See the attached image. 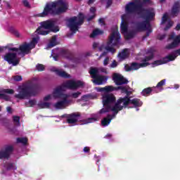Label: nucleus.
Returning a JSON list of instances; mask_svg holds the SVG:
<instances>
[{
	"instance_id": "c756f323",
	"label": "nucleus",
	"mask_w": 180,
	"mask_h": 180,
	"mask_svg": "<svg viewBox=\"0 0 180 180\" xmlns=\"http://www.w3.org/2000/svg\"><path fill=\"white\" fill-rule=\"evenodd\" d=\"M151 88H147L143 90V91L141 92V94L143 96H147V95H148L149 94H151Z\"/></svg>"
},
{
	"instance_id": "473e14b6",
	"label": "nucleus",
	"mask_w": 180,
	"mask_h": 180,
	"mask_svg": "<svg viewBox=\"0 0 180 180\" xmlns=\"http://www.w3.org/2000/svg\"><path fill=\"white\" fill-rule=\"evenodd\" d=\"M71 96L72 98H79V96H81V92L79 91L74 92L71 94Z\"/></svg>"
},
{
	"instance_id": "aec40b11",
	"label": "nucleus",
	"mask_w": 180,
	"mask_h": 180,
	"mask_svg": "<svg viewBox=\"0 0 180 180\" xmlns=\"http://www.w3.org/2000/svg\"><path fill=\"white\" fill-rule=\"evenodd\" d=\"M113 86H107L105 87H96V91H97V92H102V95L103 94H107L108 92H112V91H113Z\"/></svg>"
},
{
	"instance_id": "2f4dec72",
	"label": "nucleus",
	"mask_w": 180,
	"mask_h": 180,
	"mask_svg": "<svg viewBox=\"0 0 180 180\" xmlns=\"http://www.w3.org/2000/svg\"><path fill=\"white\" fill-rule=\"evenodd\" d=\"M17 143H21L22 144H26L27 143V138H18Z\"/></svg>"
},
{
	"instance_id": "9d476101",
	"label": "nucleus",
	"mask_w": 180,
	"mask_h": 180,
	"mask_svg": "<svg viewBox=\"0 0 180 180\" xmlns=\"http://www.w3.org/2000/svg\"><path fill=\"white\" fill-rule=\"evenodd\" d=\"M17 91L18 94L15 95V98H17L18 99H25L36 95L34 88L29 84L20 86Z\"/></svg>"
},
{
	"instance_id": "4c0bfd02",
	"label": "nucleus",
	"mask_w": 180,
	"mask_h": 180,
	"mask_svg": "<svg viewBox=\"0 0 180 180\" xmlns=\"http://www.w3.org/2000/svg\"><path fill=\"white\" fill-rule=\"evenodd\" d=\"M110 67L111 68H116L117 67V62H116V60H113L112 64L110 65Z\"/></svg>"
},
{
	"instance_id": "4d7b16f0",
	"label": "nucleus",
	"mask_w": 180,
	"mask_h": 180,
	"mask_svg": "<svg viewBox=\"0 0 180 180\" xmlns=\"http://www.w3.org/2000/svg\"><path fill=\"white\" fill-rule=\"evenodd\" d=\"M174 88H175V89H178V88H179V84H175Z\"/></svg>"
},
{
	"instance_id": "603ef678",
	"label": "nucleus",
	"mask_w": 180,
	"mask_h": 180,
	"mask_svg": "<svg viewBox=\"0 0 180 180\" xmlns=\"http://www.w3.org/2000/svg\"><path fill=\"white\" fill-rule=\"evenodd\" d=\"M165 37V35H162V36H159L158 39L159 40H162V39H164Z\"/></svg>"
},
{
	"instance_id": "a878e982",
	"label": "nucleus",
	"mask_w": 180,
	"mask_h": 180,
	"mask_svg": "<svg viewBox=\"0 0 180 180\" xmlns=\"http://www.w3.org/2000/svg\"><path fill=\"white\" fill-rule=\"evenodd\" d=\"M103 31L99 30V29H95L92 34L90 35V37H96V36H99L100 34H103Z\"/></svg>"
},
{
	"instance_id": "8fccbe9b",
	"label": "nucleus",
	"mask_w": 180,
	"mask_h": 180,
	"mask_svg": "<svg viewBox=\"0 0 180 180\" xmlns=\"http://www.w3.org/2000/svg\"><path fill=\"white\" fill-rule=\"evenodd\" d=\"M14 34H15V36H16V37H20V33H19V32H18V31H15L14 32Z\"/></svg>"
},
{
	"instance_id": "bb28decb",
	"label": "nucleus",
	"mask_w": 180,
	"mask_h": 180,
	"mask_svg": "<svg viewBox=\"0 0 180 180\" xmlns=\"http://www.w3.org/2000/svg\"><path fill=\"white\" fill-rule=\"evenodd\" d=\"M13 123L14 124H15V126H19L20 124V118L18 116H13Z\"/></svg>"
},
{
	"instance_id": "f704fd0d",
	"label": "nucleus",
	"mask_w": 180,
	"mask_h": 180,
	"mask_svg": "<svg viewBox=\"0 0 180 180\" xmlns=\"http://www.w3.org/2000/svg\"><path fill=\"white\" fill-rule=\"evenodd\" d=\"M165 79L161 80L159 83H158L156 88H161L163 85H165Z\"/></svg>"
},
{
	"instance_id": "864d4df0",
	"label": "nucleus",
	"mask_w": 180,
	"mask_h": 180,
	"mask_svg": "<svg viewBox=\"0 0 180 180\" xmlns=\"http://www.w3.org/2000/svg\"><path fill=\"white\" fill-rule=\"evenodd\" d=\"M176 30H180V23L176 25Z\"/></svg>"
},
{
	"instance_id": "a19ab883",
	"label": "nucleus",
	"mask_w": 180,
	"mask_h": 180,
	"mask_svg": "<svg viewBox=\"0 0 180 180\" xmlns=\"http://www.w3.org/2000/svg\"><path fill=\"white\" fill-rule=\"evenodd\" d=\"M22 4L24 6H25L27 8H29L30 4H29V1H27V0H23L22 1Z\"/></svg>"
},
{
	"instance_id": "6e6d98bb",
	"label": "nucleus",
	"mask_w": 180,
	"mask_h": 180,
	"mask_svg": "<svg viewBox=\"0 0 180 180\" xmlns=\"http://www.w3.org/2000/svg\"><path fill=\"white\" fill-rule=\"evenodd\" d=\"M109 137H112V134H107V135L105 136V139H108V138H109Z\"/></svg>"
},
{
	"instance_id": "72a5a7b5",
	"label": "nucleus",
	"mask_w": 180,
	"mask_h": 180,
	"mask_svg": "<svg viewBox=\"0 0 180 180\" xmlns=\"http://www.w3.org/2000/svg\"><path fill=\"white\" fill-rule=\"evenodd\" d=\"M36 68L38 71H44V65L41 64L37 65Z\"/></svg>"
},
{
	"instance_id": "79ce46f5",
	"label": "nucleus",
	"mask_w": 180,
	"mask_h": 180,
	"mask_svg": "<svg viewBox=\"0 0 180 180\" xmlns=\"http://www.w3.org/2000/svg\"><path fill=\"white\" fill-rule=\"evenodd\" d=\"M109 64V58H105L103 60V65H108Z\"/></svg>"
},
{
	"instance_id": "f8f14e48",
	"label": "nucleus",
	"mask_w": 180,
	"mask_h": 180,
	"mask_svg": "<svg viewBox=\"0 0 180 180\" xmlns=\"http://www.w3.org/2000/svg\"><path fill=\"white\" fill-rule=\"evenodd\" d=\"M178 56H180V49L163 59L155 60L152 64V67H157L158 65H162V64H166L168 61H174Z\"/></svg>"
},
{
	"instance_id": "f257e3e1",
	"label": "nucleus",
	"mask_w": 180,
	"mask_h": 180,
	"mask_svg": "<svg viewBox=\"0 0 180 180\" xmlns=\"http://www.w3.org/2000/svg\"><path fill=\"white\" fill-rule=\"evenodd\" d=\"M141 6H143V2L140 0H136L132 3L128 4L125 7L126 13L122 15L120 29L121 33L124 34L127 40L134 37V32L129 30V23L133 22L136 15H139L141 18H143L146 20L144 22L136 24L135 27L136 32L148 30L147 36H148L149 33H151V28L148 21L153 20V18L155 16V11L154 8L143 10Z\"/></svg>"
},
{
	"instance_id": "09e8293b",
	"label": "nucleus",
	"mask_w": 180,
	"mask_h": 180,
	"mask_svg": "<svg viewBox=\"0 0 180 180\" xmlns=\"http://www.w3.org/2000/svg\"><path fill=\"white\" fill-rule=\"evenodd\" d=\"M89 150H90L89 147H84V148L83 149V151L84 153H88Z\"/></svg>"
},
{
	"instance_id": "3c124183",
	"label": "nucleus",
	"mask_w": 180,
	"mask_h": 180,
	"mask_svg": "<svg viewBox=\"0 0 180 180\" xmlns=\"http://www.w3.org/2000/svg\"><path fill=\"white\" fill-rule=\"evenodd\" d=\"M6 110L8 113H12V108L11 107H7Z\"/></svg>"
},
{
	"instance_id": "6e6552de",
	"label": "nucleus",
	"mask_w": 180,
	"mask_h": 180,
	"mask_svg": "<svg viewBox=\"0 0 180 180\" xmlns=\"http://www.w3.org/2000/svg\"><path fill=\"white\" fill-rule=\"evenodd\" d=\"M97 120H99L98 115H96V117L93 115V117L88 119L81 120V117L78 113L72 114L68 115L67 117V122L68 124H70V126H75L77 122H79L81 124H89V123H94V122H97Z\"/></svg>"
},
{
	"instance_id": "393cba45",
	"label": "nucleus",
	"mask_w": 180,
	"mask_h": 180,
	"mask_svg": "<svg viewBox=\"0 0 180 180\" xmlns=\"http://www.w3.org/2000/svg\"><path fill=\"white\" fill-rule=\"evenodd\" d=\"M179 11H180V5H179V3L176 2L173 6L172 13V15H176V13H178Z\"/></svg>"
},
{
	"instance_id": "b1692460",
	"label": "nucleus",
	"mask_w": 180,
	"mask_h": 180,
	"mask_svg": "<svg viewBox=\"0 0 180 180\" xmlns=\"http://www.w3.org/2000/svg\"><path fill=\"white\" fill-rule=\"evenodd\" d=\"M95 12H96V8H95L94 7H91L90 8V13L86 17L87 20H92V19H94V18H95Z\"/></svg>"
},
{
	"instance_id": "4468645a",
	"label": "nucleus",
	"mask_w": 180,
	"mask_h": 180,
	"mask_svg": "<svg viewBox=\"0 0 180 180\" xmlns=\"http://www.w3.org/2000/svg\"><path fill=\"white\" fill-rule=\"evenodd\" d=\"M171 39H172L173 41L170 44L167 46V49H175V47H178L180 44V34L179 35L172 36Z\"/></svg>"
},
{
	"instance_id": "58836bf2",
	"label": "nucleus",
	"mask_w": 180,
	"mask_h": 180,
	"mask_svg": "<svg viewBox=\"0 0 180 180\" xmlns=\"http://www.w3.org/2000/svg\"><path fill=\"white\" fill-rule=\"evenodd\" d=\"M101 71V72H104L105 74H108V71L106 70V68H98V72Z\"/></svg>"
},
{
	"instance_id": "ea45409f",
	"label": "nucleus",
	"mask_w": 180,
	"mask_h": 180,
	"mask_svg": "<svg viewBox=\"0 0 180 180\" xmlns=\"http://www.w3.org/2000/svg\"><path fill=\"white\" fill-rule=\"evenodd\" d=\"M14 81H22V76H14L13 77Z\"/></svg>"
},
{
	"instance_id": "f3484780",
	"label": "nucleus",
	"mask_w": 180,
	"mask_h": 180,
	"mask_svg": "<svg viewBox=\"0 0 180 180\" xmlns=\"http://www.w3.org/2000/svg\"><path fill=\"white\" fill-rule=\"evenodd\" d=\"M51 71H52V72H55L56 75H58L59 77H63V78H68L70 77V75H68V73L65 72V71L61 69H58L56 67H52L51 68Z\"/></svg>"
},
{
	"instance_id": "423d86ee",
	"label": "nucleus",
	"mask_w": 180,
	"mask_h": 180,
	"mask_svg": "<svg viewBox=\"0 0 180 180\" xmlns=\"http://www.w3.org/2000/svg\"><path fill=\"white\" fill-rule=\"evenodd\" d=\"M68 11V3L65 0H57L46 5L41 13L39 14L40 18H46L49 15H60Z\"/></svg>"
},
{
	"instance_id": "4be33fe9",
	"label": "nucleus",
	"mask_w": 180,
	"mask_h": 180,
	"mask_svg": "<svg viewBox=\"0 0 180 180\" xmlns=\"http://www.w3.org/2000/svg\"><path fill=\"white\" fill-rule=\"evenodd\" d=\"M89 72L91 78L95 79L99 75V69L97 68H91Z\"/></svg>"
},
{
	"instance_id": "bf43d9fd",
	"label": "nucleus",
	"mask_w": 180,
	"mask_h": 180,
	"mask_svg": "<svg viewBox=\"0 0 180 180\" xmlns=\"http://www.w3.org/2000/svg\"><path fill=\"white\" fill-rule=\"evenodd\" d=\"M1 110H2V107L0 106V112H1ZM1 120H2V118H1V115H0V122H1Z\"/></svg>"
},
{
	"instance_id": "9b49d317",
	"label": "nucleus",
	"mask_w": 180,
	"mask_h": 180,
	"mask_svg": "<svg viewBox=\"0 0 180 180\" xmlns=\"http://www.w3.org/2000/svg\"><path fill=\"white\" fill-rule=\"evenodd\" d=\"M84 23V14L79 13L77 17H73L68 20V27L72 33L78 31V26Z\"/></svg>"
},
{
	"instance_id": "dca6fc26",
	"label": "nucleus",
	"mask_w": 180,
	"mask_h": 180,
	"mask_svg": "<svg viewBox=\"0 0 180 180\" xmlns=\"http://www.w3.org/2000/svg\"><path fill=\"white\" fill-rule=\"evenodd\" d=\"M108 77L98 75L94 79H92V82L96 85H103V84H106L108 81Z\"/></svg>"
},
{
	"instance_id": "37998d69",
	"label": "nucleus",
	"mask_w": 180,
	"mask_h": 180,
	"mask_svg": "<svg viewBox=\"0 0 180 180\" xmlns=\"http://www.w3.org/2000/svg\"><path fill=\"white\" fill-rule=\"evenodd\" d=\"M98 22L102 25H105V20L103 18H100Z\"/></svg>"
},
{
	"instance_id": "39448f33",
	"label": "nucleus",
	"mask_w": 180,
	"mask_h": 180,
	"mask_svg": "<svg viewBox=\"0 0 180 180\" xmlns=\"http://www.w3.org/2000/svg\"><path fill=\"white\" fill-rule=\"evenodd\" d=\"M119 40H120V34L117 30V26H115L112 29V32L106 47L98 43H94L93 44V47L94 49H97L98 51L103 52L100 56V58H101L103 56H106V53H108V51L112 53L116 51L115 46H117V44H119Z\"/></svg>"
},
{
	"instance_id": "cd10ccee",
	"label": "nucleus",
	"mask_w": 180,
	"mask_h": 180,
	"mask_svg": "<svg viewBox=\"0 0 180 180\" xmlns=\"http://www.w3.org/2000/svg\"><path fill=\"white\" fill-rule=\"evenodd\" d=\"M0 99H4L5 101H9V99H11V97H9V95L3 94L2 91H0Z\"/></svg>"
},
{
	"instance_id": "5701e85b",
	"label": "nucleus",
	"mask_w": 180,
	"mask_h": 180,
	"mask_svg": "<svg viewBox=\"0 0 180 180\" xmlns=\"http://www.w3.org/2000/svg\"><path fill=\"white\" fill-rule=\"evenodd\" d=\"M58 44L57 37L54 36L51 39L49 44H48V49H51V47H54V46H57Z\"/></svg>"
},
{
	"instance_id": "c9c22d12",
	"label": "nucleus",
	"mask_w": 180,
	"mask_h": 180,
	"mask_svg": "<svg viewBox=\"0 0 180 180\" xmlns=\"http://www.w3.org/2000/svg\"><path fill=\"white\" fill-rule=\"evenodd\" d=\"M56 53H58V50L56 49L52 51L51 57H53V60L55 61H57V56H56Z\"/></svg>"
},
{
	"instance_id": "13d9d810",
	"label": "nucleus",
	"mask_w": 180,
	"mask_h": 180,
	"mask_svg": "<svg viewBox=\"0 0 180 180\" xmlns=\"http://www.w3.org/2000/svg\"><path fill=\"white\" fill-rule=\"evenodd\" d=\"M143 2H144V4H147V3L150 2V0H143Z\"/></svg>"
},
{
	"instance_id": "412c9836",
	"label": "nucleus",
	"mask_w": 180,
	"mask_h": 180,
	"mask_svg": "<svg viewBox=\"0 0 180 180\" xmlns=\"http://www.w3.org/2000/svg\"><path fill=\"white\" fill-rule=\"evenodd\" d=\"M51 105V103H50L49 101H45L44 97V100L39 102L38 107L39 108V109H47L50 108Z\"/></svg>"
},
{
	"instance_id": "de8ad7c7",
	"label": "nucleus",
	"mask_w": 180,
	"mask_h": 180,
	"mask_svg": "<svg viewBox=\"0 0 180 180\" xmlns=\"http://www.w3.org/2000/svg\"><path fill=\"white\" fill-rule=\"evenodd\" d=\"M6 50V47L4 46H0V53H2Z\"/></svg>"
},
{
	"instance_id": "20e7f679",
	"label": "nucleus",
	"mask_w": 180,
	"mask_h": 180,
	"mask_svg": "<svg viewBox=\"0 0 180 180\" xmlns=\"http://www.w3.org/2000/svg\"><path fill=\"white\" fill-rule=\"evenodd\" d=\"M38 41L39 37H35L32 39L30 43H23L20 45L19 48H8V52L3 56L4 60L7 61L8 64L18 65L19 63H20V58L25 56V54H29V53H30V50L36 47Z\"/></svg>"
},
{
	"instance_id": "5fc2aeb1",
	"label": "nucleus",
	"mask_w": 180,
	"mask_h": 180,
	"mask_svg": "<svg viewBox=\"0 0 180 180\" xmlns=\"http://www.w3.org/2000/svg\"><path fill=\"white\" fill-rule=\"evenodd\" d=\"M95 2V0H89V5H91V4H94Z\"/></svg>"
},
{
	"instance_id": "6ab92c4d",
	"label": "nucleus",
	"mask_w": 180,
	"mask_h": 180,
	"mask_svg": "<svg viewBox=\"0 0 180 180\" xmlns=\"http://www.w3.org/2000/svg\"><path fill=\"white\" fill-rule=\"evenodd\" d=\"M130 56V50L129 49H124L118 54V58L120 61H123V60H126Z\"/></svg>"
},
{
	"instance_id": "c85d7f7f",
	"label": "nucleus",
	"mask_w": 180,
	"mask_h": 180,
	"mask_svg": "<svg viewBox=\"0 0 180 180\" xmlns=\"http://www.w3.org/2000/svg\"><path fill=\"white\" fill-rule=\"evenodd\" d=\"M36 100L33 99V100H30L28 102H27L25 103L26 106H27V108H30L32 106H34V105H36Z\"/></svg>"
},
{
	"instance_id": "f03ea898",
	"label": "nucleus",
	"mask_w": 180,
	"mask_h": 180,
	"mask_svg": "<svg viewBox=\"0 0 180 180\" xmlns=\"http://www.w3.org/2000/svg\"><path fill=\"white\" fill-rule=\"evenodd\" d=\"M116 97L111 94L110 92H107L103 94L102 95V103L103 108L97 113L94 115V117L99 116L101 119V115L108 113V112H112L114 115H108L106 117H104L101 121V124L103 127L109 126L112 119H114L115 116L117 115L120 110H122L123 108H126L129 104L134 105V106H141L143 102L139 99L134 98L130 100L128 97H124V98H120L116 103Z\"/></svg>"
},
{
	"instance_id": "7ed1b4c3",
	"label": "nucleus",
	"mask_w": 180,
	"mask_h": 180,
	"mask_svg": "<svg viewBox=\"0 0 180 180\" xmlns=\"http://www.w3.org/2000/svg\"><path fill=\"white\" fill-rule=\"evenodd\" d=\"M85 83L81 80H69L64 82L62 85L56 87L51 94H49L44 97V101H53V99H59L58 102L53 104L55 109H64L68 106L70 103V95L64 94V91L68 88L69 89H78L82 88Z\"/></svg>"
},
{
	"instance_id": "c03bdc74",
	"label": "nucleus",
	"mask_w": 180,
	"mask_h": 180,
	"mask_svg": "<svg viewBox=\"0 0 180 180\" xmlns=\"http://www.w3.org/2000/svg\"><path fill=\"white\" fill-rule=\"evenodd\" d=\"M89 96H83L82 97V101H88V99H89Z\"/></svg>"
},
{
	"instance_id": "a18cd8bd",
	"label": "nucleus",
	"mask_w": 180,
	"mask_h": 180,
	"mask_svg": "<svg viewBox=\"0 0 180 180\" xmlns=\"http://www.w3.org/2000/svg\"><path fill=\"white\" fill-rule=\"evenodd\" d=\"M8 169H16V168L15 167V165L14 164H10L9 167H8Z\"/></svg>"
},
{
	"instance_id": "e433bc0d",
	"label": "nucleus",
	"mask_w": 180,
	"mask_h": 180,
	"mask_svg": "<svg viewBox=\"0 0 180 180\" xmlns=\"http://www.w3.org/2000/svg\"><path fill=\"white\" fill-rule=\"evenodd\" d=\"M4 92H5V94H8L10 95L15 94V91H13V89H11L4 90Z\"/></svg>"
},
{
	"instance_id": "49530a36",
	"label": "nucleus",
	"mask_w": 180,
	"mask_h": 180,
	"mask_svg": "<svg viewBox=\"0 0 180 180\" xmlns=\"http://www.w3.org/2000/svg\"><path fill=\"white\" fill-rule=\"evenodd\" d=\"M104 4H108V5H110L112 4V0H103Z\"/></svg>"
},
{
	"instance_id": "052dcab7",
	"label": "nucleus",
	"mask_w": 180,
	"mask_h": 180,
	"mask_svg": "<svg viewBox=\"0 0 180 180\" xmlns=\"http://www.w3.org/2000/svg\"><path fill=\"white\" fill-rule=\"evenodd\" d=\"M159 1H160V2H161V4L165 2V0H159Z\"/></svg>"
},
{
	"instance_id": "7c9ffc66",
	"label": "nucleus",
	"mask_w": 180,
	"mask_h": 180,
	"mask_svg": "<svg viewBox=\"0 0 180 180\" xmlns=\"http://www.w3.org/2000/svg\"><path fill=\"white\" fill-rule=\"evenodd\" d=\"M118 89H122V92H125V94H127V95H129V92H130L129 91V86H120L118 87Z\"/></svg>"
},
{
	"instance_id": "ddd939ff",
	"label": "nucleus",
	"mask_w": 180,
	"mask_h": 180,
	"mask_svg": "<svg viewBox=\"0 0 180 180\" xmlns=\"http://www.w3.org/2000/svg\"><path fill=\"white\" fill-rule=\"evenodd\" d=\"M112 79L116 85H123V84H127L128 82L127 79H124V77L119 73H114L112 75Z\"/></svg>"
},
{
	"instance_id": "a211bd4d",
	"label": "nucleus",
	"mask_w": 180,
	"mask_h": 180,
	"mask_svg": "<svg viewBox=\"0 0 180 180\" xmlns=\"http://www.w3.org/2000/svg\"><path fill=\"white\" fill-rule=\"evenodd\" d=\"M166 22H167V25L165 28V30H168V29L172 27V25H174V22L172 21H168V13H165L163 15L161 24L164 25V23H165Z\"/></svg>"
},
{
	"instance_id": "2eb2a0df",
	"label": "nucleus",
	"mask_w": 180,
	"mask_h": 180,
	"mask_svg": "<svg viewBox=\"0 0 180 180\" xmlns=\"http://www.w3.org/2000/svg\"><path fill=\"white\" fill-rule=\"evenodd\" d=\"M13 150V147L12 146H8L5 148V149H1L0 150V159L2 158H8L9 157V154L12 153Z\"/></svg>"
},
{
	"instance_id": "1a4fd4ad",
	"label": "nucleus",
	"mask_w": 180,
	"mask_h": 180,
	"mask_svg": "<svg viewBox=\"0 0 180 180\" xmlns=\"http://www.w3.org/2000/svg\"><path fill=\"white\" fill-rule=\"evenodd\" d=\"M153 56L152 53H149L147 56L144 58L143 55H139L136 58L137 60H141L143 61L142 63H133L131 65H126L124 66L125 71H136V70H139V68H141L143 67H147L150 63L148 61L153 58Z\"/></svg>"
},
{
	"instance_id": "0eeeda50",
	"label": "nucleus",
	"mask_w": 180,
	"mask_h": 180,
	"mask_svg": "<svg viewBox=\"0 0 180 180\" xmlns=\"http://www.w3.org/2000/svg\"><path fill=\"white\" fill-rule=\"evenodd\" d=\"M59 30L60 28L58 26H56V22L51 20H49L40 22V27L36 30L35 34L46 36L49 34L50 32L57 33Z\"/></svg>"
}]
</instances>
